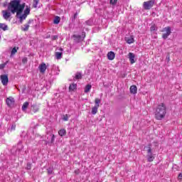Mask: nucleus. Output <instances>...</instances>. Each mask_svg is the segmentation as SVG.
<instances>
[{
	"label": "nucleus",
	"instance_id": "nucleus-1",
	"mask_svg": "<svg viewBox=\"0 0 182 182\" xmlns=\"http://www.w3.org/2000/svg\"><path fill=\"white\" fill-rule=\"evenodd\" d=\"M26 4H21V0H13L8 4L7 9L9 12H11L13 14H16L17 16L22 14Z\"/></svg>",
	"mask_w": 182,
	"mask_h": 182
},
{
	"label": "nucleus",
	"instance_id": "nucleus-2",
	"mask_svg": "<svg viewBox=\"0 0 182 182\" xmlns=\"http://www.w3.org/2000/svg\"><path fill=\"white\" fill-rule=\"evenodd\" d=\"M167 113V108L164 103L159 105L155 111V119L156 120H163L166 117Z\"/></svg>",
	"mask_w": 182,
	"mask_h": 182
},
{
	"label": "nucleus",
	"instance_id": "nucleus-3",
	"mask_svg": "<svg viewBox=\"0 0 182 182\" xmlns=\"http://www.w3.org/2000/svg\"><path fill=\"white\" fill-rule=\"evenodd\" d=\"M73 38H74V42L75 43H80V42H82V41L86 38V33L82 32V36L74 34L73 35Z\"/></svg>",
	"mask_w": 182,
	"mask_h": 182
},
{
	"label": "nucleus",
	"instance_id": "nucleus-4",
	"mask_svg": "<svg viewBox=\"0 0 182 182\" xmlns=\"http://www.w3.org/2000/svg\"><path fill=\"white\" fill-rule=\"evenodd\" d=\"M154 5V0H151V1L144 2L143 6H144V9L147 11L149 9H151Z\"/></svg>",
	"mask_w": 182,
	"mask_h": 182
},
{
	"label": "nucleus",
	"instance_id": "nucleus-5",
	"mask_svg": "<svg viewBox=\"0 0 182 182\" xmlns=\"http://www.w3.org/2000/svg\"><path fill=\"white\" fill-rule=\"evenodd\" d=\"M164 31H166V33H164L162 36L163 39H167L170 35H171V27L168 26L165 27Z\"/></svg>",
	"mask_w": 182,
	"mask_h": 182
},
{
	"label": "nucleus",
	"instance_id": "nucleus-6",
	"mask_svg": "<svg viewBox=\"0 0 182 182\" xmlns=\"http://www.w3.org/2000/svg\"><path fill=\"white\" fill-rule=\"evenodd\" d=\"M6 102L9 107H14V106H15V99H14L12 97H8L6 100Z\"/></svg>",
	"mask_w": 182,
	"mask_h": 182
},
{
	"label": "nucleus",
	"instance_id": "nucleus-7",
	"mask_svg": "<svg viewBox=\"0 0 182 182\" xmlns=\"http://www.w3.org/2000/svg\"><path fill=\"white\" fill-rule=\"evenodd\" d=\"M1 83L4 86H6L8 85V82H9V78L8 77V75H1Z\"/></svg>",
	"mask_w": 182,
	"mask_h": 182
},
{
	"label": "nucleus",
	"instance_id": "nucleus-8",
	"mask_svg": "<svg viewBox=\"0 0 182 182\" xmlns=\"http://www.w3.org/2000/svg\"><path fill=\"white\" fill-rule=\"evenodd\" d=\"M31 23H33V19H30L27 23L24 24L23 27L21 28V31H23V32L29 31V25Z\"/></svg>",
	"mask_w": 182,
	"mask_h": 182
},
{
	"label": "nucleus",
	"instance_id": "nucleus-9",
	"mask_svg": "<svg viewBox=\"0 0 182 182\" xmlns=\"http://www.w3.org/2000/svg\"><path fill=\"white\" fill-rule=\"evenodd\" d=\"M128 55H129V59L130 63L132 65H133V63H136V60H134V58H136V55H134V53H129Z\"/></svg>",
	"mask_w": 182,
	"mask_h": 182
},
{
	"label": "nucleus",
	"instance_id": "nucleus-10",
	"mask_svg": "<svg viewBox=\"0 0 182 182\" xmlns=\"http://www.w3.org/2000/svg\"><path fill=\"white\" fill-rule=\"evenodd\" d=\"M38 69H39L41 73H45V72H46V64L45 63H42L39 65Z\"/></svg>",
	"mask_w": 182,
	"mask_h": 182
},
{
	"label": "nucleus",
	"instance_id": "nucleus-11",
	"mask_svg": "<svg viewBox=\"0 0 182 182\" xmlns=\"http://www.w3.org/2000/svg\"><path fill=\"white\" fill-rule=\"evenodd\" d=\"M2 14L4 19H9V18H11V12H9L6 10L2 11Z\"/></svg>",
	"mask_w": 182,
	"mask_h": 182
},
{
	"label": "nucleus",
	"instance_id": "nucleus-12",
	"mask_svg": "<svg viewBox=\"0 0 182 182\" xmlns=\"http://www.w3.org/2000/svg\"><path fill=\"white\" fill-rule=\"evenodd\" d=\"M31 109L32 110V112H33V113H37V112H39V105L36 104H33L31 106Z\"/></svg>",
	"mask_w": 182,
	"mask_h": 182
},
{
	"label": "nucleus",
	"instance_id": "nucleus-13",
	"mask_svg": "<svg viewBox=\"0 0 182 182\" xmlns=\"http://www.w3.org/2000/svg\"><path fill=\"white\" fill-rule=\"evenodd\" d=\"M116 58V54H114V52L110 51L107 53V58L109 60H113Z\"/></svg>",
	"mask_w": 182,
	"mask_h": 182
},
{
	"label": "nucleus",
	"instance_id": "nucleus-14",
	"mask_svg": "<svg viewBox=\"0 0 182 182\" xmlns=\"http://www.w3.org/2000/svg\"><path fill=\"white\" fill-rule=\"evenodd\" d=\"M77 89V84L73 83L69 86V92H73Z\"/></svg>",
	"mask_w": 182,
	"mask_h": 182
},
{
	"label": "nucleus",
	"instance_id": "nucleus-15",
	"mask_svg": "<svg viewBox=\"0 0 182 182\" xmlns=\"http://www.w3.org/2000/svg\"><path fill=\"white\" fill-rule=\"evenodd\" d=\"M130 92L132 93V95H136V93H137V87L136 85H132L130 87Z\"/></svg>",
	"mask_w": 182,
	"mask_h": 182
},
{
	"label": "nucleus",
	"instance_id": "nucleus-16",
	"mask_svg": "<svg viewBox=\"0 0 182 182\" xmlns=\"http://www.w3.org/2000/svg\"><path fill=\"white\" fill-rule=\"evenodd\" d=\"M144 149H147V156L153 154V153L151 152V144H149L148 146H144Z\"/></svg>",
	"mask_w": 182,
	"mask_h": 182
},
{
	"label": "nucleus",
	"instance_id": "nucleus-17",
	"mask_svg": "<svg viewBox=\"0 0 182 182\" xmlns=\"http://www.w3.org/2000/svg\"><path fill=\"white\" fill-rule=\"evenodd\" d=\"M126 42L127 43H129V45L134 43V38H133V36H131L130 38H127Z\"/></svg>",
	"mask_w": 182,
	"mask_h": 182
},
{
	"label": "nucleus",
	"instance_id": "nucleus-18",
	"mask_svg": "<svg viewBox=\"0 0 182 182\" xmlns=\"http://www.w3.org/2000/svg\"><path fill=\"white\" fill-rule=\"evenodd\" d=\"M0 29H2V31H8L9 28L8 27V25L5 23H0Z\"/></svg>",
	"mask_w": 182,
	"mask_h": 182
},
{
	"label": "nucleus",
	"instance_id": "nucleus-19",
	"mask_svg": "<svg viewBox=\"0 0 182 182\" xmlns=\"http://www.w3.org/2000/svg\"><path fill=\"white\" fill-rule=\"evenodd\" d=\"M58 134L60 137H63V136H66V129H61L58 131Z\"/></svg>",
	"mask_w": 182,
	"mask_h": 182
},
{
	"label": "nucleus",
	"instance_id": "nucleus-20",
	"mask_svg": "<svg viewBox=\"0 0 182 182\" xmlns=\"http://www.w3.org/2000/svg\"><path fill=\"white\" fill-rule=\"evenodd\" d=\"M74 79H75V80H80V79H82V73H80V72H77V73H75V76Z\"/></svg>",
	"mask_w": 182,
	"mask_h": 182
},
{
	"label": "nucleus",
	"instance_id": "nucleus-21",
	"mask_svg": "<svg viewBox=\"0 0 182 182\" xmlns=\"http://www.w3.org/2000/svg\"><path fill=\"white\" fill-rule=\"evenodd\" d=\"M91 89H92V85L90 84L87 85L84 90L85 93H89Z\"/></svg>",
	"mask_w": 182,
	"mask_h": 182
},
{
	"label": "nucleus",
	"instance_id": "nucleus-22",
	"mask_svg": "<svg viewBox=\"0 0 182 182\" xmlns=\"http://www.w3.org/2000/svg\"><path fill=\"white\" fill-rule=\"evenodd\" d=\"M28 106H29V102H24L22 106L23 112H25L28 109Z\"/></svg>",
	"mask_w": 182,
	"mask_h": 182
},
{
	"label": "nucleus",
	"instance_id": "nucleus-23",
	"mask_svg": "<svg viewBox=\"0 0 182 182\" xmlns=\"http://www.w3.org/2000/svg\"><path fill=\"white\" fill-rule=\"evenodd\" d=\"M100 102H101L100 99L95 98V106L97 107H100Z\"/></svg>",
	"mask_w": 182,
	"mask_h": 182
},
{
	"label": "nucleus",
	"instance_id": "nucleus-24",
	"mask_svg": "<svg viewBox=\"0 0 182 182\" xmlns=\"http://www.w3.org/2000/svg\"><path fill=\"white\" fill-rule=\"evenodd\" d=\"M99 109V107L94 106L92 108V111H91L92 114H96V113H97V109Z\"/></svg>",
	"mask_w": 182,
	"mask_h": 182
},
{
	"label": "nucleus",
	"instance_id": "nucleus-25",
	"mask_svg": "<svg viewBox=\"0 0 182 182\" xmlns=\"http://www.w3.org/2000/svg\"><path fill=\"white\" fill-rule=\"evenodd\" d=\"M27 16H28V15L24 14H23L22 16H20V17H19L20 23H22V22H23L25 19H26Z\"/></svg>",
	"mask_w": 182,
	"mask_h": 182
},
{
	"label": "nucleus",
	"instance_id": "nucleus-26",
	"mask_svg": "<svg viewBox=\"0 0 182 182\" xmlns=\"http://www.w3.org/2000/svg\"><path fill=\"white\" fill-rule=\"evenodd\" d=\"M24 15H29L31 14V9L28 6H26V9L23 11Z\"/></svg>",
	"mask_w": 182,
	"mask_h": 182
},
{
	"label": "nucleus",
	"instance_id": "nucleus-27",
	"mask_svg": "<svg viewBox=\"0 0 182 182\" xmlns=\"http://www.w3.org/2000/svg\"><path fill=\"white\" fill-rule=\"evenodd\" d=\"M59 22H60V17L55 16V18H54V21H53V23H55V25H58V23H59Z\"/></svg>",
	"mask_w": 182,
	"mask_h": 182
},
{
	"label": "nucleus",
	"instance_id": "nucleus-28",
	"mask_svg": "<svg viewBox=\"0 0 182 182\" xmlns=\"http://www.w3.org/2000/svg\"><path fill=\"white\" fill-rule=\"evenodd\" d=\"M147 160L149 163H151V161L154 160V156H153V154L147 155Z\"/></svg>",
	"mask_w": 182,
	"mask_h": 182
},
{
	"label": "nucleus",
	"instance_id": "nucleus-29",
	"mask_svg": "<svg viewBox=\"0 0 182 182\" xmlns=\"http://www.w3.org/2000/svg\"><path fill=\"white\" fill-rule=\"evenodd\" d=\"M55 58H56V59H58V60L62 59V53H60V52H56V53H55Z\"/></svg>",
	"mask_w": 182,
	"mask_h": 182
},
{
	"label": "nucleus",
	"instance_id": "nucleus-30",
	"mask_svg": "<svg viewBox=\"0 0 182 182\" xmlns=\"http://www.w3.org/2000/svg\"><path fill=\"white\" fill-rule=\"evenodd\" d=\"M38 4H39V0H33V8H38Z\"/></svg>",
	"mask_w": 182,
	"mask_h": 182
},
{
	"label": "nucleus",
	"instance_id": "nucleus-31",
	"mask_svg": "<svg viewBox=\"0 0 182 182\" xmlns=\"http://www.w3.org/2000/svg\"><path fill=\"white\" fill-rule=\"evenodd\" d=\"M48 174H53V167H50L47 168Z\"/></svg>",
	"mask_w": 182,
	"mask_h": 182
},
{
	"label": "nucleus",
	"instance_id": "nucleus-32",
	"mask_svg": "<svg viewBox=\"0 0 182 182\" xmlns=\"http://www.w3.org/2000/svg\"><path fill=\"white\" fill-rule=\"evenodd\" d=\"M8 62L9 61H6V63L0 65V70L5 69V66H6V65H8Z\"/></svg>",
	"mask_w": 182,
	"mask_h": 182
},
{
	"label": "nucleus",
	"instance_id": "nucleus-33",
	"mask_svg": "<svg viewBox=\"0 0 182 182\" xmlns=\"http://www.w3.org/2000/svg\"><path fill=\"white\" fill-rule=\"evenodd\" d=\"M50 136H51V139H50V143L51 144H53V143H55V134H51Z\"/></svg>",
	"mask_w": 182,
	"mask_h": 182
},
{
	"label": "nucleus",
	"instance_id": "nucleus-34",
	"mask_svg": "<svg viewBox=\"0 0 182 182\" xmlns=\"http://www.w3.org/2000/svg\"><path fill=\"white\" fill-rule=\"evenodd\" d=\"M92 23H93V21H92V20H88L85 21V25H88V26H91Z\"/></svg>",
	"mask_w": 182,
	"mask_h": 182
},
{
	"label": "nucleus",
	"instance_id": "nucleus-35",
	"mask_svg": "<svg viewBox=\"0 0 182 182\" xmlns=\"http://www.w3.org/2000/svg\"><path fill=\"white\" fill-rule=\"evenodd\" d=\"M16 52H18V50H16V48L14 47V48L11 50V55H15V53H16Z\"/></svg>",
	"mask_w": 182,
	"mask_h": 182
},
{
	"label": "nucleus",
	"instance_id": "nucleus-36",
	"mask_svg": "<svg viewBox=\"0 0 182 182\" xmlns=\"http://www.w3.org/2000/svg\"><path fill=\"white\" fill-rule=\"evenodd\" d=\"M109 3L111 5H116L117 4V0H110Z\"/></svg>",
	"mask_w": 182,
	"mask_h": 182
},
{
	"label": "nucleus",
	"instance_id": "nucleus-37",
	"mask_svg": "<svg viewBox=\"0 0 182 182\" xmlns=\"http://www.w3.org/2000/svg\"><path fill=\"white\" fill-rule=\"evenodd\" d=\"M26 168H27V170H31V168H32V164L27 163Z\"/></svg>",
	"mask_w": 182,
	"mask_h": 182
},
{
	"label": "nucleus",
	"instance_id": "nucleus-38",
	"mask_svg": "<svg viewBox=\"0 0 182 182\" xmlns=\"http://www.w3.org/2000/svg\"><path fill=\"white\" fill-rule=\"evenodd\" d=\"M63 119L64 120V122H68V120H69V116L66 114L63 117Z\"/></svg>",
	"mask_w": 182,
	"mask_h": 182
},
{
	"label": "nucleus",
	"instance_id": "nucleus-39",
	"mask_svg": "<svg viewBox=\"0 0 182 182\" xmlns=\"http://www.w3.org/2000/svg\"><path fill=\"white\" fill-rule=\"evenodd\" d=\"M150 31H156V25H153L150 27Z\"/></svg>",
	"mask_w": 182,
	"mask_h": 182
},
{
	"label": "nucleus",
	"instance_id": "nucleus-40",
	"mask_svg": "<svg viewBox=\"0 0 182 182\" xmlns=\"http://www.w3.org/2000/svg\"><path fill=\"white\" fill-rule=\"evenodd\" d=\"M51 39H52V41H57L58 36H51Z\"/></svg>",
	"mask_w": 182,
	"mask_h": 182
},
{
	"label": "nucleus",
	"instance_id": "nucleus-41",
	"mask_svg": "<svg viewBox=\"0 0 182 182\" xmlns=\"http://www.w3.org/2000/svg\"><path fill=\"white\" fill-rule=\"evenodd\" d=\"M27 62H28V58H24L22 59V63H26Z\"/></svg>",
	"mask_w": 182,
	"mask_h": 182
},
{
	"label": "nucleus",
	"instance_id": "nucleus-42",
	"mask_svg": "<svg viewBox=\"0 0 182 182\" xmlns=\"http://www.w3.org/2000/svg\"><path fill=\"white\" fill-rule=\"evenodd\" d=\"M75 174H80V169H76V170L75 171Z\"/></svg>",
	"mask_w": 182,
	"mask_h": 182
},
{
	"label": "nucleus",
	"instance_id": "nucleus-43",
	"mask_svg": "<svg viewBox=\"0 0 182 182\" xmlns=\"http://www.w3.org/2000/svg\"><path fill=\"white\" fill-rule=\"evenodd\" d=\"M16 127V124H12L11 125V130H15Z\"/></svg>",
	"mask_w": 182,
	"mask_h": 182
},
{
	"label": "nucleus",
	"instance_id": "nucleus-44",
	"mask_svg": "<svg viewBox=\"0 0 182 182\" xmlns=\"http://www.w3.org/2000/svg\"><path fill=\"white\" fill-rule=\"evenodd\" d=\"M73 18L74 19H76V18H77V12H76V13L73 15Z\"/></svg>",
	"mask_w": 182,
	"mask_h": 182
},
{
	"label": "nucleus",
	"instance_id": "nucleus-45",
	"mask_svg": "<svg viewBox=\"0 0 182 182\" xmlns=\"http://www.w3.org/2000/svg\"><path fill=\"white\" fill-rule=\"evenodd\" d=\"M75 20L76 18H74L73 17L71 18V22H73V23H75Z\"/></svg>",
	"mask_w": 182,
	"mask_h": 182
},
{
	"label": "nucleus",
	"instance_id": "nucleus-46",
	"mask_svg": "<svg viewBox=\"0 0 182 182\" xmlns=\"http://www.w3.org/2000/svg\"><path fill=\"white\" fill-rule=\"evenodd\" d=\"M49 144V141H46V144Z\"/></svg>",
	"mask_w": 182,
	"mask_h": 182
},
{
	"label": "nucleus",
	"instance_id": "nucleus-47",
	"mask_svg": "<svg viewBox=\"0 0 182 182\" xmlns=\"http://www.w3.org/2000/svg\"><path fill=\"white\" fill-rule=\"evenodd\" d=\"M168 60H170V57H167Z\"/></svg>",
	"mask_w": 182,
	"mask_h": 182
},
{
	"label": "nucleus",
	"instance_id": "nucleus-48",
	"mask_svg": "<svg viewBox=\"0 0 182 182\" xmlns=\"http://www.w3.org/2000/svg\"><path fill=\"white\" fill-rule=\"evenodd\" d=\"M0 39H1V36H0Z\"/></svg>",
	"mask_w": 182,
	"mask_h": 182
}]
</instances>
